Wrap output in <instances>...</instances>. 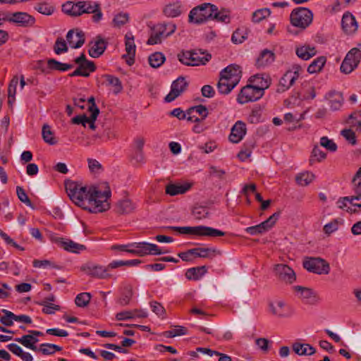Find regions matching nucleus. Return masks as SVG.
<instances>
[{
  "label": "nucleus",
  "mask_w": 361,
  "mask_h": 361,
  "mask_svg": "<svg viewBox=\"0 0 361 361\" xmlns=\"http://www.w3.org/2000/svg\"><path fill=\"white\" fill-rule=\"evenodd\" d=\"M341 25L343 30L348 35L355 33L358 27L355 18L350 12H346L343 14Z\"/></svg>",
  "instance_id": "nucleus-23"
},
{
  "label": "nucleus",
  "mask_w": 361,
  "mask_h": 361,
  "mask_svg": "<svg viewBox=\"0 0 361 361\" xmlns=\"http://www.w3.org/2000/svg\"><path fill=\"white\" fill-rule=\"evenodd\" d=\"M352 185L354 192H361V167L354 175L352 179Z\"/></svg>",
  "instance_id": "nucleus-62"
},
{
  "label": "nucleus",
  "mask_w": 361,
  "mask_h": 361,
  "mask_svg": "<svg viewBox=\"0 0 361 361\" xmlns=\"http://www.w3.org/2000/svg\"><path fill=\"white\" fill-rule=\"evenodd\" d=\"M4 316L0 318V322L6 326H11L13 324L15 314L7 310H2Z\"/></svg>",
  "instance_id": "nucleus-54"
},
{
  "label": "nucleus",
  "mask_w": 361,
  "mask_h": 361,
  "mask_svg": "<svg viewBox=\"0 0 361 361\" xmlns=\"http://www.w3.org/2000/svg\"><path fill=\"white\" fill-rule=\"evenodd\" d=\"M168 228L180 234H190L201 237L216 238L225 235L224 231L205 226L183 227L169 226Z\"/></svg>",
  "instance_id": "nucleus-3"
},
{
  "label": "nucleus",
  "mask_w": 361,
  "mask_h": 361,
  "mask_svg": "<svg viewBox=\"0 0 361 361\" xmlns=\"http://www.w3.org/2000/svg\"><path fill=\"white\" fill-rule=\"evenodd\" d=\"M42 135L43 140L45 142L54 145L56 144L53 132L51 130V127L48 124H44L42 127Z\"/></svg>",
  "instance_id": "nucleus-43"
},
{
  "label": "nucleus",
  "mask_w": 361,
  "mask_h": 361,
  "mask_svg": "<svg viewBox=\"0 0 361 361\" xmlns=\"http://www.w3.org/2000/svg\"><path fill=\"white\" fill-rule=\"evenodd\" d=\"M35 9L43 15H51L54 11V6L47 2L39 3L35 6Z\"/></svg>",
  "instance_id": "nucleus-51"
},
{
  "label": "nucleus",
  "mask_w": 361,
  "mask_h": 361,
  "mask_svg": "<svg viewBox=\"0 0 361 361\" xmlns=\"http://www.w3.org/2000/svg\"><path fill=\"white\" fill-rule=\"evenodd\" d=\"M62 348L59 345L51 343H42L37 348V351L41 352L43 355H52L56 351H61Z\"/></svg>",
  "instance_id": "nucleus-46"
},
{
  "label": "nucleus",
  "mask_w": 361,
  "mask_h": 361,
  "mask_svg": "<svg viewBox=\"0 0 361 361\" xmlns=\"http://www.w3.org/2000/svg\"><path fill=\"white\" fill-rule=\"evenodd\" d=\"M54 52L56 54H61L68 51V46L64 39L58 37L54 46Z\"/></svg>",
  "instance_id": "nucleus-60"
},
{
  "label": "nucleus",
  "mask_w": 361,
  "mask_h": 361,
  "mask_svg": "<svg viewBox=\"0 0 361 361\" xmlns=\"http://www.w3.org/2000/svg\"><path fill=\"white\" fill-rule=\"evenodd\" d=\"M295 54L298 58L307 61L314 56L317 54V51L313 46L302 44L295 47Z\"/></svg>",
  "instance_id": "nucleus-26"
},
{
  "label": "nucleus",
  "mask_w": 361,
  "mask_h": 361,
  "mask_svg": "<svg viewBox=\"0 0 361 361\" xmlns=\"http://www.w3.org/2000/svg\"><path fill=\"white\" fill-rule=\"evenodd\" d=\"M209 212L205 207H196L192 210V215L196 219L201 220L209 216Z\"/></svg>",
  "instance_id": "nucleus-58"
},
{
  "label": "nucleus",
  "mask_w": 361,
  "mask_h": 361,
  "mask_svg": "<svg viewBox=\"0 0 361 361\" xmlns=\"http://www.w3.org/2000/svg\"><path fill=\"white\" fill-rule=\"evenodd\" d=\"M16 193H17L18 197L20 200V201L25 203L27 206H28L32 209L34 208V206H33L31 200H30V198L27 195L25 190L22 187H20V186L16 187Z\"/></svg>",
  "instance_id": "nucleus-59"
},
{
  "label": "nucleus",
  "mask_w": 361,
  "mask_h": 361,
  "mask_svg": "<svg viewBox=\"0 0 361 361\" xmlns=\"http://www.w3.org/2000/svg\"><path fill=\"white\" fill-rule=\"evenodd\" d=\"M246 132L247 128L245 123L238 121L232 127L228 139L233 143H238L243 140Z\"/></svg>",
  "instance_id": "nucleus-22"
},
{
  "label": "nucleus",
  "mask_w": 361,
  "mask_h": 361,
  "mask_svg": "<svg viewBox=\"0 0 361 361\" xmlns=\"http://www.w3.org/2000/svg\"><path fill=\"white\" fill-rule=\"evenodd\" d=\"M253 79L251 80L255 82L257 89H262V91L264 92L265 89H267L271 85V78L268 75L264 74H257L254 75Z\"/></svg>",
  "instance_id": "nucleus-35"
},
{
  "label": "nucleus",
  "mask_w": 361,
  "mask_h": 361,
  "mask_svg": "<svg viewBox=\"0 0 361 361\" xmlns=\"http://www.w3.org/2000/svg\"><path fill=\"white\" fill-rule=\"evenodd\" d=\"M242 71L240 67L236 64H231L220 72V77H225L233 85H238L241 78Z\"/></svg>",
  "instance_id": "nucleus-17"
},
{
  "label": "nucleus",
  "mask_w": 361,
  "mask_h": 361,
  "mask_svg": "<svg viewBox=\"0 0 361 361\" xmlns=\"http://www.w3.org/2000/svg\"><path fill=\"white\" fill-rule=\"evenodd\" d=\"M271 14V11L269 8H262L256 11L252 14V21L254 23H259L262 21L263 19L269 16Z\"/></svg>",
  "instance_id": "nucleus-61"
},
{
  "label": "nucleus",
  "mask_w": 361,
  "mask_h": 361,
  "mask_svg": "<svg viewBox=\"0 0 361 361\" xmlns=\"http://www.w3.org/2000/svg\"><path fill=\"white\" fill-rule=\"evenodd\" d=\"M237 85H233V82L228 81L225 77H220L217 83V90L221 94H228Z\"/></svg>",
  "instance_id": "nucleus-36"
},
{
  "label": "nucleus",
  "mask_w": 361,
  "mask_h": 361,
  "mask_svg": "<svg viewBox=\"0 0 361 361\" xmlns=\"http://www.w3.org/2000/svg\"><path fill=\"white\" fill-rule=\"evenodd\" d=\"M343 224V221L341 219H335L331 222L324 225L323 231L325 234L329 235L332 233L336 231L339 226Z\"/></svg>",
  "instance_id": "nucleus-45"
},
{
  "label": "nucleus",
  "mask_w": 361,
  "mask_h": 361,
  "mask_svg": "<svg viewBox=\"0 0 361 361\" xmlns=\"http://www.w3.org/2000/svg\"><path fill=\"white\" fill-rule=\"evenodd\" d=\"M312 12L304 7H299L293 9L290 16V20L292 25L305 30L312 22Z\"/></svg>",
  "instance_id": "nucleus-7"
},
{
  "label": "nucleus",
  "mask_w": 361,
  "mask_h": 361,
  "mask_svg": "<svg viewBox=\"0 0 361 361\" xmlns=\"http://www.w3.org/2000/svg\"><path fill=\"white\" fill-rule=\"evenodd\" d=\"M48 68L51 70L66 71L69 69H71L73 67L72 64L63 63L54 59H49L47 61Z\"/></svg>",
  "instance_id": "nucleus-41"
},
{
  "label": "nucleus",
  "mask_w": 361,
  "mask_h": 361,
  "mask_svg": "<svg viewBox=\"0 0 361 361\" xmlns=\"http://www.w3.org/2000/svg\"><path fill=\"white\" fill-rule=\"evenodd\" d=\"M207 271L204 266L190 268L187 270L185 276L190 280L200 279Z\"/></svg>",
  "instance_id": "nucleus-38"
},
{
  "label": "nucleus",
  "mask_w": 361,
  "mask_h": 361,
  "mask_svg": "<svg viewBox=\"0 0 361 361\" xmlns=\"http://www.w3.org/2000/svg\"><path fill=\"white\" fill-rule=\"evenodd\" d=\"M137 208V204L128 197H125L116 202L114 211L120 215H127L133 213Z\"/></svg>",
  "instance_id": "nucleus-15"
},
{
  "label": "nucleus",
  "mask_w": 361,
  "mask_h": 361,
  "mask_svg": "<svg viewBox=\"0 0 361 361\" xmlns=\"http://www.w3.org/2000/svg\"><path fill=\"white\" fill-rule=\"evenodd\" d=\"M164 15L169 18H176L180 15L181 4L178 1H173L166 4L163 10Z\"/></svg>",
  "instance_id": "nucleus-30"
},
{
  "label": "nucleus",
  "mask_w": 361,
  "mask_h": 361,
  "mask_svg": "<svg viewBox=\"0 0 361 361\" xmlns=\"http://www.w3.org/2000/svg\"><path fill=\"white\" fill-rule=\"evenodd\" d=\"M264 95L262 89H257L256 86L247 85L243 87L238 95L237 101L239 104H243L250 102H255Z\"/></svg>",
  "instance_id": "nucleus-9"
},
{
  "label": "nucleus",
  "mask_w": 361,
  "mask_h": 361,
  "mask_svg": "<svg viewBox=\"0 0 361 361\" xmlns=\"http://www.w3.org/2000/svg\"><path fill=\"white\" fill-rule=\"evenodd\" d=\"M66 192L70 199L78 206L84 209L90 207V187L82 186L75 182L66 184Z\"/></svg>",
  "instance_id": "nucleus-2"
},
{
  "label": "nucleus",
  "mask_w": 361,
  "mask_h": 361,
  "mask_svg": "<svg viewBox=\"0 0 361 361\" xmlns=\"http://www.w3.org/2000/svg\"><path fill=\"white\" fill-rule=\"evenodd\" d=\"M314 178L315 176L314 173L309 171H305L296 176L295 181L299 185L307 186L313 181Z\"/></svg>",
  "instance_id": "nucleus-40"
},
{
  "label": "nucleus",
  "mask_w": 361,
  "mask_h": 361,
  "mask_svg": "<svg viewBox=\"0 0 361 361\" xmlns=\"http://www.w3.org/2000/svg\"><path fill=\"white\" fill-rule=\"evenodd\" d=\"M274 271L279 281L286 283H292L296 279L295 271L286 264H276L274 267Z\"/></svg>",
  "instance_id": "nucleus-13"
},
{
  "label": "nucleus",
  "mask_w": 361,
  "mask_h": 361,
  "mask_svg": "<svg viewBox=\"0 0 361 361\" xmlns=\"http://www.w3.org/2000/svg\"><path fill=\"white\" fill-rule=\"evenodd\" d=\"M188 86L185 78L179 77L173 82L170 92L166 96L165 101L171 102L177 98L182 92H183Z\"/></svg>",
  "instance_id": "nucleus-16"
},
{
  "label": "nucleus",
  "mask_w": 361,
  "mask_h": 361,
  "mask_svg": "<svg viewBox=\"0 0 361 361\" xmlns=\"http://www.w3.org/2000/svg\"><path fill=\"white\" fill-rule=\"evenodd\" d=\"M75 63L78 64V68L71 73L69 74L70 77L83 76L88 77L90 73L96 70V66L93 61H88L84 54L77 57L74 60Z\"/></svg>",
  "instance_id": "nucleus-8"
},
{
  "label": "nucleus",
  "mask_w": 361,
  "mask_h": 361,
  "mask_svg": "<svg viewBox=\"0 0 361 361\" xmlns=\"http://www.w3.org/2000/svg\"><path fill=\"white\" fill-rule=\"evenodd\" d=\"M194 112H196L201 116V118H200L201 121L204 120L209 114L208 109H207V107L202 104L192 106L187 110L188 115L192 114V113H194Z\"/></svg>",
  "instance_id": "nucleus-50"
},
{
  "label": "nucleus",
  "mask_w": 361,
  "mask_h": 361,
  "mask_svg": "<svg viewBox=\"0 0 361 361\" xmlns=\"http://www.w3.org/2000/svg\"><path fill=\"white\" fill-rule=\"evenodd\" d=\"M216 6L209 3H204L193 8L189 14V21L196 24L202 23L212 19Z\"/></svg>",
  "instance_id": "nucleus-6"
},
{
  "label": "nucleus",
  "mask_w": 361,
  "mask_h": 361,
  "mask_svg": "<svg viewBox=\"0 0 361 361\" xmlns=\"http://www.w3.org/2000/svg\"><path fill=\"white\" fill-rule=\"evenodd\" d=\"M326 154L319 149L318 146H315L312 152V155L310 159V164H314V161H322L326 159Z\"/></svg>",
  "instance_id": "nucleus-49"
},
{
  "label": "nucleus",
  "mask_w": 361,
  "mask_h": 361,
  "mask_svg": "<svg viewBox=\"0 0 361 361\" xmlns=\"http://www.w3.org/2000/svg\"><path fill=\"white\" fill-rule=\"evenodd\" d=\"M294 290L298 293L299 298L306 304H314L317 301L316 294L310 288L297 286Z\"/></svg>",
  "instance_id": "nucleus-25"
},
{
  "label": "nucleus",
  "mask_w": 361,
  "mask_h": 361,
  "mask_svg": "<svg viewBox=\"0 0 361 361\" xmlns=\"http://www.w3.org/2000/svg\"><path fill=\"white\" fill-rule=\"evenodd\" d=\"M81 15L84 13H92V19L94 23H99L103 16L101 9V4L94 1H79Z\"/></svg>",
  "instance_id": "nucleus-12"
},
{
  "label": "nucleus",
  "mask_w": 361,
  "mask_h": 361,
  "mask_svg": "<svg viewBox=\"0 0 361 361\" xmlns=\"http://www.w3.org/2000/svg\"><path fill=\"white\" fill-rule=\"evenodd\" d=\"M128 20L129 16L128 13H120L114 16L112 23L114 27H121L126 24Z\"/></svg>",
  "instance_id": "nucleus-56"
},
{
  "label": "nucleus",
  "mask_w": 361,
  "mask_h": 361,
  "mask_svg": "<svg viewBox=\"0 0 361 361\" xmlns=\"http://www.w3.org/2000/svg\"><path fill=\"white\" fill-rule=\"evenodd\" d=\"M55 241L61 247L69 252H79L80 250H84L85 249V247L83 245L76 243L71 240H65L62 238H58Z\"/></svg>",
  "instance_id": "nucleus-28"
},
{
  "label": "nucleus",
  "mask_w": 361,
  "mask_h": 361,
  "mask_svg": "<svg viewBox=\"0 0 361 361\" xmlns=\"http://www.w3.org/2000/svg\"><path fill=\"white\" fill-rule=\"evenodd\" d=\"M269 307L272 314L281 318L290 317L294 314L293 309L281 300L271 303Z\"/></svg>",
  "instance_id": "nucleus-19"
},
{
  "label": "nucleus",
  "mask_w": 361,
  "mask_h": 361,
  "mask_svg": "<svg viewBox=\"0 0 361 361\" xmlns=\"http://www.w3.org/2000/svg\"><path fill=\"white\" fill-rule=\"evenodd\" d=\"M193 255L202 258H213L216 255H221L219 250L212 247H196L192 249Z\"/></svg>",
  "instance_id": "nucleus-31"
},
{
  "label": "nucleus",
  "mask_w": 361,
  "mask_h": 361,
  "mask_svg": "<svg viewBox=\"0 0 361 361\" xmlns=\"http://www.w3.org/2000/svg\"><path fill=\"white\" fill-rule=\"evenodd\" d=\"M326 62L325 56H319L315 59L307 67V71L310 73L320 72Z\"/></svg>",
  "instance_id": "nucleus-39"
},
{
  "label": "nucleus",
  "mask_w": 361,
  "mask_h": 361,
  "mask_svg": "<svg viewBox=\"0 0 361 361\" xmlns=\"http://www.w3.org/2000/svg\"><path fill=\"white\" fill-rule=\"evenodd\" d=\"M81 270L87 275H90L92 277L99 279H106L111 277V275L108 273L109 268L107 267L88 263L83 265L81 267Z\"/></svg>",
  "instance_id": "nucleus-14"
},
{
  "label": "nucleus",
  "mask_w": 361,
  "mask_h": 361,
  "mask_svg": "<svg viewBox=\"0 0 361 361\" xmlns=\"http://www.w3.org/2000/svg\"><path fill=\"white\" fill-rule=\"evenodd\" d=\"M295 77L292 76L290 71H287L280 79L276 92L281 93L289 89L295 82Z\"/></svg>",
  "instance_id": "nucleus-29"
},
{
  "label": "nucleus",
  "mask_w": 361,
  "mask_h": 361,
  "mask_svg": "<svg viewBox=\"0 0 361 361\" xmlns=\"http://www.w3.org/2000/svg\"><path fill=\"white\" fill-rule=\"evenodd\" d=\"M176 25L172 23H161L154 25L147 40V44L153 45L161 43L162 39L174 33Z\"/></svg>",
  "instance_id": "nucleus-5"
},
{
  "label": "nucleus",
  "mask_w": 361,
  "mask_h": 361,
  "mask_svg": "<svg viewBox=\"0 0 361 361\" xmlns=\"http://www.w3.org/2000/svg\"><path fill=\"white\" fill-rule=\"evenodd\" d=\"M30 338H32V335H24L21 338H16L15 341L21 343L23 346L30 348L32 350L37 351V348L32 342Z\"/></svg>",
  "instance_id": "nucleus-57"
},
{
  "label": "nucleus",
  "mask_w": 361,
  "mask_h": 361,
  "mask_svg": "<svg viewBox=\"0 0 361 361\" xmlns=\"http://www.w3.org/2000/svg\"><path fill=\"white\" fill-rule=\"evenodd\" d=\"M332 97L330 99V107L333 111H336L340 109L342 105L343 97L342 94L339 92H333L331 94Z\"/></svg>",
  "instance_id": "nucleus-52"
},
{
  "label": "nucleus",
  "mask_w": 361,
  "mask_h": 361,
  "mask_svg": "<svg viewBox=\"0 0 361 361\" xmlns=\"http://www.w3.org/2000/svg\"><path fill=\"white\" fill-rule=\"evenodd\" d=\"M106 79L107 85L114 87V92L118 94L123 90V86L118 78L111 75H106L104 76Z\"/></svg>",
  "instance_id": "nucleus-47"
},
{
  "label": "nucleus",
  "mask_w": 361,
  "mask_h": 361,
  "mask_svg": "<svg viewBox=\"0 0 361 361\" xmlns=\"http://www.w3.org/2000/svg\"><path fill=\"white\" fill-rule=\"evenodd\" d=\"M361 59V51L353 48L345 56L341 66V71L345 74L351 73L358 65Z\"/></svg>",
  "instance_id": "nucleus-11"
},
{
  "label": "nucleus",
  "mask_w": 361,
  "mask_h": 361,
  "mask_svg": "<svg viewBox=\"0 0 361 361\" xmlns=\"http://www.w3.org/2000/svg\"><path fill=\"white\" fill-rule=\"evenodd\" d=\"M147 245H148V243L145 242L131 243L130 246H133V250H128V252L140 257H144L149 254Z\"/></svg>",
  "instance_id": "nucleus-37"
},
{
  "label": "nucleus",
  "mask_w": 361,
  "mask_h": 361,
  "mask_svg": "<svg viewBox=\"0 0 361 361\" xmlns=\"http://www.w3.org/2000/svg\"><path fill=\"white\" fill-rule=\"evenodd\" d=\"M91 300V295L89 293H81L78 294L75 299V302L78 307H86Z\"/></svg>",
  "instance_id": "nucleus-53"
},
{
  "label": "nucleus",
  "mask_w": 361,
  "mask_h": 361,
  "mask_svg": "<svg viewBox=\"0 0 361 361\" xmlns=\"http://www.w3.org/2000/svg\"><path fill=\"white\" fill-rule=\"evenodd\" d=\"M4 20H8L18 24L20 26H28L35 23V19L26 13L16 12L10 13L6 18H3Z\"/></svg>",
  "instance_id": "nucleus-18"
},
{
  "label": "nucleus",
  "mask_w": 361,
  "mask_h": 361,
  "mask_svg": "<svg viewBox=\"0 0 361 361\" xmlns=\"http://www.w3.org/2000/svg\"><path fill=\"white\" fill-rule=\"evenodd\" d=\"M191 185L189 183H169L166 186L165 192L170 196H175L185 193Z\"/></svg>",
  "instance_id": "nucleus-27"
},
{
  "label": "nucleus",
  "mask_w": 361,
  "mask_h": 361,
  "mask_svg": "<svg viewBox=\"0 0 361 361\" xmlns=\"http://www.w3.org/2000/svg\"><path fill=\"white\" fill-rule=\"evenodd\" d=\"M166 58L161 52H155L151 54L149 58V63L152 68L160 67L165 61Z\"/></svg>",
  "instance_id": "nucleus-42"
},
{
  "label": "nucleus",
  "mask_w": 361,
  "mask_h": 361,
  "mask_svg": "<svg viewBox=\"0 0 361 361\" xmlns=\"http://www.w3.org/2000/svg\"><path fill=\"white\" fill-rule=\"evenodd\" d=\"M178 60L187 66L204 65L211 58V54L202 51L201 49L182 51L178 54Z\"/></svg>",
  "instance_id": "nucleus-4"
},
{
  "label": "nucleus",
  "mask_w": 361,
  "mask_h": 361,
  "mask_svg": "<svg viewBox=\"0 0 361 361\" xmlns=\"http://www.w3.org/2000/svg\"><path fill=\"white\" fill-rule=\"evenodd\" d=\"M274 54L270 50H263L257 58L256 64L258 67H264L274 61Z\"/></svg>",
  "instance_id": "nucleus-34"
},
{
  "label": "nucleus",
  "mask_w": 361,
  "mask_h": 361,
  "mask_svg": "<svg viewBox=\"0 0 361 361\" xmlns=\"http://www.w3.org/2000/svg\"><path fill=\"white\" fill-rule=\"evenodd\" d=\"M88 52L91 57L98 58L105 51L107 47V42L105 41L101 36H97L94 42H91Z\"/></svg>",
  "instance_id": "nucleus-24"
},
{
  "label": "nucleus",
  "mask_w": 361,
  "mask_h": 361,
  "mask_svg": "<svg viewBox=\"0 0 361 361\" xmlns=\"http://www.w3.org/2000/svg\"><path fill=\"white\" fill-rule=\"evenodd\" d=\"M320 145L330 152H336L337 149L336 144L332 140L329 139L326 136L321 137Z\"/></svg>",
  "instance_id": "nucleus-64"
},
{
  "label": "nucleus",
  "mask_w": 361,
  "mask_h": 361,
  "mask_svg": "<svg viewBox=\"0 0 361 361\" xmlns=\"http://www.w3.org/2000/svg\"><path fill=\"white\" fill-rule=\"evenodd\" d=\"M212 19L216 20L218 22L228 23L230 22V12L226 9L219 11L216 7V10L214 11Z\"/></svg>",
  "instance_id": "nucleus-44"
},
{
  "label": "nucleus",
  "mask_w": 361,
  "mask_h": 361,
  "mask_svg": "<svg viewBox=\"0 0 361 361\" xmlns=\"http://www.w3.org/2000/svg\"><path fill=\"white\" fill-rule=\"evenodd\" d=\"M254 147L255 144L252 142L245 143V148L239 152L238 157L241 161L246 160L247 158L250 157L252 153V149H253Z\"/></svg>",
  "instance_id": "nucleus-55"
},
{
  "label": "nucleus",
  "mask_w": 361,
  "mask_h": 361,
  "mask_svg": "<svg viewBox=\"0 0 361 361\" xmlns=\"http://www.w3.org/2000/svg\"><path fill=\"white\" fill-rule=\"evenodd\" d=\"M247 39V33L245 30L237 29L232 35L231 40L235 44L242 43Z\"/></svg>",
  "instance_id": "nucleus-63"
},
{
  "label": "nucleus",
  "mask_w": 361,
  "mask_h": 361,
  "mask_svg": "<svg viewBox=\"0 0 361 361\" xmlns=\"http://www.w3.org/2000/svg\"><path fill=\"white\" fill-rule=\"evenodd\" d=\"M303 267L307 271L317 274H328L330 271L329 264L319 257H312L305 260Z\"/></svg>",
  "instance_id": "nucleus-10"
},
{
  "label": "nucleus",
  "mask_w": 361,
  "mask_h": 361,
  "mask_svg": "<svg viewBox=\"0 0 361 361\" xmlns=\"http://www.w3.org/2000/svg\"><path fill=\"white\" fill-rule=\"evenodd\" d=\"M66 39L71 48L78 49L85 43V34L82 31L78 30H71L66 35Z\"/></svg>",
  "instance_id": "nucleus-21"
},
{
  "label": "nucleus",
  "mask_w": 361,
  "mask_h": 361,
  "mask_svg": "<svg viewBox=\"0 0 361 361\" xmlns=\"http://www.w3.org/2000/svg\"><path fill=\"white\" fill-rule=\"evenodd\" d=\"M132 296V288L130 286H126L123 288L121 295L118 300V302L122 306H126L129 304Z\"/></svg>",
  "instance_id": "nucleus-48"
},
{
  "label": "nucleus",
  "mask_w": 361,
  "mask_h": 361,
  "mask_svg": "<svg viewBox=\"0 0 361 361\" xmlns=\"http://www.w3.org/2000/svg\"><path fill=\"white\" fill-rule=\"evenodd\" d=\"M111 194V190L108 185H104L103 191L97 187L90 186L89 211L92 213H97L108 210L110 208L108 200L110 198Z\"/></svg>",
  "instance_id": "nucleus-1"
},
{
  "label": "nucleus",
  "mask_w": 361,
  "mask_h": 361,
  "mask_svg": "<svg viewBox=\"0 0 361 361\" xmlns=\"http://www.w3.org/2000/svg\"><path fill=\"white\" fill-rule=\"evenodd\" d=\"M125 45L127 55H123V58H126V63L131 66L135 62V44L134 42V36L131 32L126 33L125 36Z\"/></svg>",
  "instance_id": "nucleus-20"
},
{
  "label": "nucleus",
  "mask_w": 361,
  "mask_h": 361,
  "mask_svg": "<svg viewBox=\"0 0 361 361\" xmlns=\"http://www.w3.org/2000/svg\"><path fill=\"white\" fill-rule=\"evenodd\" d=\"M62 11L66 14L72 17H78L81 16L79 1L76 3L73 1H67L63 4Z\"/></svg>",
  "instance_id": "nucleus-32"
},
{
  "label": "nucleus",
  "mask_w": 361,
  "mask_h": 361,
  "mask_svg": "<svg viewBox=\"0 0 361 361\" xmlns=\"http://www.w3.org/2000/svg\"><path fill=\"white\" fill-rule=\"evenodd\" d=\"M293 350L299 355H312L316 352L315 348L308 343H295Z\"/></svg>",
  "instance_id": "nucleus-33"
}]
</instances>
